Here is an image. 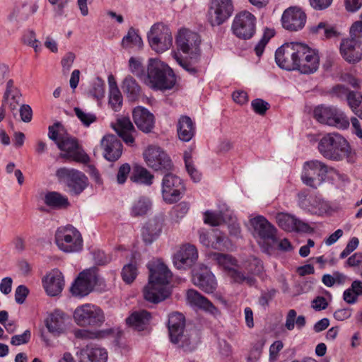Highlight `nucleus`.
<instances>
[{"mask_svg": "<svg viewBox=\"0 0 362 362\" xmlns=\"http://www.w3.org/2000/svg\"><path fill=\"white\" fill-rule=\"evenodd\" d=\"M171 278L172 273L165 264L156 263L150 268L148 283L144 289V298L153 303L166 299L170 294Z\"/></svg>", "mask_w": 362, "mask_h": 362, "instance_id": "f257e3e1", "label": "nucleus"}, {"mask_svg": "<svg viewBox=\"0 0 362 362\" xmlns=\"http://www.w3.org/2000/svg\"><path fill=\"white\" fill-rule=\"evenodd\" d=\"M142 76L144 83L153 90H172L177 83L173 69L158 58L148 59L146 75Z\"/></svg>", "mask_w": 362, "mask_h": 362, "instance_id": "f03ea898", "label": "nucleus"}, {"mask_svg": "<svg viewBox=\"0 0 362 362\" xmlns=\"http://www.w3.org/2000/svg\"><path fill=\"white\" fill-rule=\"evenodd\" d=\"M48 136L61 150V158L82 163L89 162L88 156L79 146L77 141L64 132L60 123L57 122L49 127Z\"/></svg>", "mask_w": 362, "mask_h": 362, "instance_id": "7ed1b4c3", "label": "nucleus"}, {"mask_svg": "<svg viewBox=\"0 0 362 362\" xmlns=\"http://www.w3.org/2000/svg\"><path fill=\"white\" fill-rule=\"evenodd\" d=\"M317 149L325 158L334 161L342 160L350 153L349 142L337 132L324 135L318 142Z\"/></svg>", "mask_w": 362, "mask_h": 362, "instance_id": "20e7f679", "label": "nucleus"}, {"mask_svg": "<svg viewBox=\"0 0 362 362\" xmlns=\"http://www.w3.org/2000/svg\"><path fill=\"white\" fill-rule=\"evenodd\" d=\"M185 319L182 314L172 313L168 318V332L170 341L185 351H193L197 345L198 340L195 333L185 332Z\"/></svg>", "mask_w": 362, "mask_h": 362, "instance_id": "39448f33", "label": "nucleus"}, {"mask_svg": "<svg viewBox=\"0 0 362 362\" xmlns=\"http://www.w3.org/2000/svg\"><path fill=\"white\" fill-rule=\"evenodd\" d=\"M54 242L59 250L65 253H77L83 250L82 235L78 229L71 225L57 229Z\"/></svg>", "mask_w": 362, "mask_h": 362, "instance_id": "423d86ee", "label": "nucleus"}, {"mask_svg": "<svg viewBox=\"0 0 362 362\" xmlns=\"http://www.w3.org/2000/svg\"><path fill=\"white\" fill-rule=\"evenodd\" d=\"M250 223L254 237L262 244L264 251L269 253L272 245L277 242L276 228L261 215L250 218Z\"/></svg>", "mask_w": 362, "mask_h": 362, "instance_id": "0eeeda50", "label": "nucleus"}, {"mask_svg": "<svg viewBox=\"0 0 362 362\" xmlns=\"http://www.w3.org/2000/svg\"><path fill=\"white\" fill-rule=\"evenodd\" d=\"M335 172L334 168L325 163L312 160L304 163L301 179L305 185L316 189L325 181L327 173Z\"/></svg>", "mask_w": 362, "mask_h": 362, "instance_id": "6e6552de", "label": "nucleus"}, {"mask_svg": "<svg viewBox=\"0 0 362 362\" xmlns=\"http://www.w3.org/2000/svg\"><path fill=\"white\" fill-rule=\"evenodd\" d=\"M74 322L81 327H99L105 321L103 310L96 305L85 303L74 312Z\"/></svg>", "mask_w": 362, "mask_h": 362, "instance_id": "1a4fd4ad", "label": "nucleus"}, {"mask_svg": "<svg viewBox=\"0 0 362 362\" xmlns=\"http://www.w3.org/2000/svg\"><path fill=\"white\" fill-rule=\"evenodd\" d=\"M314 117L320 123L346 129L349 127V119L346 115L336 107L317 106L314 110Z\"/></svg>", "mask_w": 362, "mask_h": 362, "instance_id": "9d476101", "label": "nucleus"}, {"mask_svg": "<svg viewBox=\"0 0 362 362\" xmlns=\"http://www.w3.org/2000/svg\"><path fill=\"white\" fill-rule=\"evenodd\" d=\"M58 180L65 184L72 195L80 194L88 186V177L82 172L67 168H61L56 172Z\"/></svg>", "mask_w": 362, "mask_h": 362, "instance_id": "9b49d317", "label": "nucleus"}, {"mask_svg": "<svg viewBox=\"0 0 362 362\" xmlns=\"http://www.w3.org/2000/svg\"><path fill=\"white\" fill-rule=\"evenodd\" d=\"M211 257L223 269L227 276L234 283L243 284V283L252 284L253 282L251 277H245L242 271L238 269V262L230 255L214 252L211 254Z\"/></svg>", "mask_w": 362, "mask_h": 362, "instance_id": "f8f14e48", "label": "nucleus"}, {"mask_svg": "<svg viewBox=\"0 0 362 362\" xmlns=\"http://www.w3.org/2000/svg\"><path fill=\"white\" fill-rule=\"evenodd\" d=\"M144 159L148 167L155 171L168 172L173 168V165L168 155L160 147L151 145L143 153Z\"/></svg>", "mask_w": 362, "mask_h": 362, "instance_id": "ddd939ff", "label": "nucleus"}, {"mask_svg": "<svg viewBox=\"0 0 362 362\" xmlns=\"http://www.w3.org/2000/svg\"><path fill=\"white\" fill-rule=\"evenodd\" d=\"M185 191L182 179L173 173H166L161 182L163 200L169 204L178 202Z\"/></svg>", "mask_w": 362, "mask_h": 362, "instance_id": "4468645a", "label": "nucleus"}, {"mask_svg": "<svg viewBox=\"0 0 362 362\" xmlns=\"http://www.w3.org/2000/svg\"><path fill=\"white\" fill-rule=\"evenodd\" d=\"M319 64L320 57L316 49L310 47H298L295 70L305 74H313L317 70Z\"/></svg>", "mask_w": 362, "mask_h": 362, "instance_id": "2eb2a0df", "label": "nucleus"}, {"mask_svg": "<svg viewBox=\"0 0 362 362\" xmlns=\"http://www.w3.org/2000/svg\"><path fill=\"white\" fill-rule=\"evenodd\" d=\"M256 18L251 13L243 11L238 13L232 24L233 33L238 38L247 40L255 33Z\"/></svg>", "mask_w": 362, "mask_h": 362, "instance_id": "dca6fc26", "label": "nucleus"}, {"mask_svg": "<svg viewBox=\"0 0 362 362\" xmlns=\"http://www.w3.org/2000/svg\"><path fill=\"white\" fill-rule=\"evenodd\" d=\"M171 55L177 63L191 75H195L197 69L194 66L199 61V47H180L173 51Z\"/></svg>", "mask_w": 362, "mask_h": 362, "instance_id": "f3484780", "label": "nucleus"}, {"mask_svg": "<svg viewBox=\"0 0 362 362\" xmlns=\"http://www.w3.org/2000/svg\"><path fill=\"white\" fill-rule=\"evenodd\" d=\"M98 281L97 272L95 268L81 272L71 287L73 295L85 296L91 292Z\"/></svg>", "mask_w": 362, "mask_h": 362, "instance_id": "a211bd4d", "label": "nucleus"}, {"mask_svg": "<svg viewBox=\"0 0 362 362\" xmlns=\"http://www.w3.org/2000/svg\"><path fill=\"white\" fill-rule=\"evenodd\" d=\"M231 0H211L209 10V21L211 25H220L233 13Z\"/></svg>", "mask_w": 362, "mask_h": 362, "instance_id": "6ab92c4d", "label": "nucleus"}, {"mask_svg": "<svg viewBox=\"0 0 362 362\" xmlns=\"http://www.w3.org/2000/svg\"><path fill=\"white\" fill-rule=\"evenodd\" d=\"M306 15L298 7H290L286 9L281 16L284 28L289 31H298L305 25Z\"/></svg>", "mask_w": 362, "mask_h": 362, "instance_id": "aec40b11", "label": "nucleus"}, {"mask_svg": "<svg viewBox=\"0 0 362 362\" xmlns=\"http://www.w3.org/2000/svg\"><path fill=\"white\" fill-rule=\"evenodd\" d=\"M147 39L151 45H172L173 40L170 28L162 22L156 23L151 27Z\"/></svg>", "mask_w": 362, "mask_h": 362, "instance_id": "412c9836", "label": "nucleus"}, {"mask_svg": "<svg viewBox=\"0 0 362 362\" xmlns=\"http://www.w3.org/2000/svg\"><path fill=\"white\" fill-rule=\"evenodd\" d=\"M198 258L196 247L189 243L182 245L173 257V264L178 269L191 267Z\"/></svg>", "mask_w": 362, "mask_h": 362, "instance_id": "4be33fe9", "label": "nucleus"}, {"mask_svg": "<svg viewBox=\"0 0 362 362\" xmlns=\"http://www.w3.org/2000/svg\"><path fill=\"white\" fill-rule=\"evenodd\" d=\"M276 219L279 226L285 231L308 233L310 230L308 223L288 213H279Z\"/></svg>", "mask_w": 362, "mask_h": 362, "instance_id": "5701e85b", "label": "nucleus"}, {"mask_svg": "<svg viewBox=\"0 0 362 362\" xmlns=\"http://www.w3.org/2000/svg\"><path fill=\"white\" fill-rule=\"evenodd\" d=\"M104 158L109 161L118 160L122 153V144L118 137L113 134H107L100 141Z\"/></svg>", "mask_w": 362, "mask_h": 362, "instance_id": "b1692460", "label": "nucleus"}, {"mask_svg": "<svg viewBox=\"0 0 362 362\" xmlns=\"http://www.w3.org/2000/svg\"><path fill=\"white\" fill-rule=\"evenodd\" d=\"M42 285L47 294L56 296L63 290L64 279L62 273L57 269L51 270L42 279Z\"/></svg>", "mask_w": 362, "mask_h": 362, "instance_id": "393cba45", "label": "nucleus"}, {"mask_svg": "<svg viewBox=\"0 0 362 362\" xmlns=\"http://www.w3.org/2000/svg\"><path fill=\"white\" fill-rule=\"evenodd\" d=\"M133 119L141 131L144 133H149L154 127V115L146 108L138 106L133 110Z\"/></svg>", "mask_w": 362, "mask_h": 362, "instance_id": "a878e982", "label": "nucleus"}, {"mask_svg": "<svg viewBox=\"0 0 362 362\" xmlns=\"http://www.w3.org/2000/svg\"><path fill=\"white\" fill-rule=\"evenodd\" d=\"M112 128L127 145L130 146L134 145L136 130L129 117H122L118 118L117 122L112 125Z\"/></svg>", "mask_w": 362, "mask_h": 362, "instance_id": "bb28decb", "label": "nucleus"}, {"mask_svg": "<svg viewBox=\"0 0 362 362\" xmlns=\"http://www.w3.org/2000/svg\"><path fill=\"white\" fill-rule=\"evenodd\" d=\"M275 61L276 64L283 69L295 70L296 50L294 47H279L275 52Z\"/></svg>", "mask_w": 362, "mask_h": 362, "instance_id": "cd10ccee", "label": "nucleus"}, {"mask_svg": "<svg viewBox=\"0 0 362 362\" xmlns=\"http://www.w3.org/2000/svg\"><path fill=\"white\" fill-rule=\"evenodd\" d=\"M79 362H106L107 352L102 347L87 345L76 353Z\"/></svg>", "mask_w": 362, "mask_h": 362, "instance_id": "c85d7f7f", "label": "nucleus"}, {"mask_svg": "<svg viewBox=\"0 0 362 362\" xmlns=\"http://www.w3.org/2000/svg\"><path fill=\"white\" fill-rule=\"evenodd\" d=\"M193 284L206 293H212L217 288L215 276L207 269L192 276Z\"/></svg>", "mask_w": 362, "mask_h": 362, "instance_id": "c756f323", "label": "nucleus"}, {"mask_svg": "<svg viewBox=\"0 0 362 362\" xmlns=\"http://www.w3.org/2000/svg\"><path fill=\"white\" fill-rule=\"evenodd\" d=\"M187 300L191 306L203 310L214 315H216L218 312L211 301L196 290L189 289L187 291Z\"/></svg>", "mask_w": 362, "mask_h": 362, "instance_id": "7c9ffc66", "label": "nucleus"}, {"mask_svg": "<svg viewBox=\"0 0 362 362\" xmlns=\"http://www.w3.org/2000/svg\"><path fill=\"white\" fill-rule=\"evenodd\" d=\"M66 315L59 310H55L49 315L45 320V325L48 331L54 334L59 335L64 333L66 329Z\"/></svg>", "mask_w": 362, "mask_h": 362, "instance_id": "2f4dec72", "label": "nucleus"}, {"mask_svg": "<svg viewBox=\"0 0 362 362\" xmlns=\"http://www.w3.org/2000/svg\"><path fill=\"white\" fill-rule=\"evenodd\" d=\"M163 227V221L160 218L148 220L142 228V237L147 244L152 243L160 235Z\"/></svg>", "mask_w": 362, "mask_h": 362, "instance_id": "473e14b6", "label": "nucleus"}, {"mask_svg": "<svg viewBox=\"0 0 362 362\" xmlns=\"http://www.w3.org/2000/svg\"><path fill=\"white\" fill-rule=\"evenodd\" d=\"M151 315L149 312L141 310L133 312L127 319V324L137 331H143L148 328Z\"/></svg>", "mask_w": 362, "mask_h": 362, "instance_id": "72a5a7b5", "label": "nucleus"}, {"mask_svg": "<svg viewBox=\"0 0 362 362\" xmlns=\"http://www.w3.org/2000/svg\"><path fill=\"white\" fill-rule=\"evenodd\" d=\"M243 269H244L245 277H251L253 280L252 284L245 283V284L252 286L256 284V276H260L263 272V265L262 261L259 259L251 257L248 258L243 264Z\"/></svg>", "mask_w": 362, "mask_h": 362, "instance_id": "f704fd0d", "label": "nucleus"}, {"mask_svg": "<svg viewBox=\"0 0 362 362\" xmlns=\"http://www.w3.org/2000/svg\"><path fill=\"white\" fill-rule=\"evenodd\" d=\"M177 134L180 140L183 141H190L194 135L195 127L190 117L182 116L180 117L177 125Z\"/></svg>", "mask_w": 362, "mask_h": 362, "instance_id": "c9c22d12", "label": "nucleus"}, {"mask_svg": "<svg viewBox=\"0 0 362 362\" xmlns=\"http://www.w3.org/2000/svg\"><path fill=\"white\" fill-rule=\"evenodd\" d=\"M199 241L205 247L215 250H222L224 247V237L218 231H215L214 234L209 236L208 233L204 230L199 231Z\"/></svg>", "mask_w": 362, "mask_h": 362, "instance_id": "e433bc0d", "label": "nucleus"}, {"mask_svg": "<svg viewBox=\"0 0 362 362\" xmlns=\"http://www.w3.org/2000/svg\"><path fill=\"white\" fill-rule=\"evenodd\" d=\"M44 202L47 206L56 209H66L70 205L66 196L54 191L45 195Z\"/></svg>", "mask_w": 362, "mask_h": 362, "instance_id": "4c0bfd02", "label": "nucleus"}, {"mask_svg": "<svg viewBox=\"0 0 362 362\" xmlns=\"http://www.w3.org/2000/svg\"><path fill=\"white\" fill-rule=\"evenodd\" d=\"M175 40L177 45H199L201 43L198 33L184 28L178 30Z\"/></svg>", "mask_w": 362, "mask_h": 362, "instance_id": "58836bf2", "label": "nucleus"}, {"mask_svg": "<svg viewBox=\"0 0 362 362\" xmlns=\"http://www.w3.org/2000/svg\"><path fill=\"white\" fill-rule=\"evenodd\" d=\"M130 180L138 184L150 186L153 182L154 175L144 167L136 165L133 169Z\"/></svg>", "mask_w": 362, "mask_h": 362, "instance_id": "ea45409f", "label": "nucleus"}, {"mask_svg": "<svg viewBox=\"0 0 362 362\" xmlns=\"http://www.w3.org/2000/svg\"><path fill=\"white\" fill-rule=\"evenodd\" d=\"M74 336L80 339H104L113 334V329H105L98 331H90L88 329H77L74 332Z\"/></svg>", "mask_w": 362, "mask_h": 362, "instance_id": "a19ab883", "label": "nucleus"}, {"mask_svg": "<svg viewBox=\"0 0 362 362\" xmlns=\"http://www.w3.org/2000/svg\"><path fill=\"white\" fill-rule=\"evenodd\" d=\"M151 202L148 197H140L132 203L130 214L133 217L144 216L151 210Z\"/></svg>", "mask_w": 362, "mask_h": 362, "instance_id": "79ce46f5", "label": "nucleus"}, {"mask_svg": "<svg viewBox=\"0 0 362 362\" xmlns=\"http://www.w3.org/2000/svg\"><path fill=\"white\" fill-rule=\"evenodd\" d=\"M362 44V22H354L349 29V37L342 39L340 45Z\"/></svg>", "mask_w": 362, "mask_h": 362, "instance_id": "37998d69", "label": "nucleus"}, {"mask_svg": "<svg viewBox=\"0 0 362 362\" xmlns=\"http://www.w3.org/2000/svg\"><path fill=\"white\" fill-rule=\"evenodd\" d=\"M122 88L129 100L132 101L136 100L141 93V87L131 76H128L124 79Z\"/></svg>", "mask_w": 362, "mask_h": 362, "instance_id": "c03bdc74", "label": "nucleus"}, {"mask_svg": "<svg viewBox=\"0 0 362 362\" xmlns=\"http://www.w3.org/2000/svg\"><path fill=\"white\" fill-rule=\"evenodd\" d=\"M362 295V281L355 280L350 288L346 289L343 293V300L348 304H354L357 302L359 296Z\"/></svg>", "mask_w": 362, "mask_h": 362, "instance_id": "a18cd8bd", "label": "nucleus"}, {"mask_svg": "<svg viewBox=\"0 0 362 362\" xmlns=\"http://www.w3.org/2000/svg\"><path fill=\"white\" fill-rule=\"evenodd\" d=\"M305 317L303 315L297 317V313L293 309H291L288 311L285 322V327L286 329L288 331L293 330L295 327V325L298 329H301L305 327Z\"/></svg>", "mask_w": 362, "mask_h": 362, "instance_id": "49530a36", "label": "nucleus"}, {"mask_svg": "<svg viewBox=\"0 0 362 362\" xmlns=\"http://www.w3.org/2000/svg\"><path fill=\"white\" fill-rule=\"evenodd\" d=\"M340 53L347 62L355 64L362 59V47H340Z\"/></svg>", "mask_w": 362, "mask_h": 362, "instance_id": "de8ad7c7", "label": "nucleus"}, {"mask_svg": "<svg viewBox=\"0 0 362 362\" xmlns=\"http://www.w3.org/2000/svg\"><path fill=\"white\" fill-rule=\"evenodd\" d=\"M313 33H317L326 39L338 37L340 33L332 25L321 22L317 25L313 26L310 28Z\"/></svg>", "mask_w": 362, "mask_h": 362, "instance_id": "09e8293b", "label": "nucleus"}, {"mask_svg": "<svg viewBox=\"0 0 362 362\" xmlns=\"http://www.w3.org/2000/svg\"><path fill=\"white\" fill-rule=\"evenodd\" d=\"M348 105L351 111L362 119V94L351 93L348 98Z\"/></svg>", "mask_w": 362, "mask_h": 362, "instance_id": "8fccbe9b", "label": "nucleus"}, {"mask_svg": "<svg viewBox=\"0 0 362 362\" xmlns=\"http://www.w3.org/2000/svg\"><path fill=\"white\" fill-rule=\"evenodd\" d=\"M90 95L97 100H100L105 95V83L103 80L97 78L91 84V87L88 91Z\"/></svg>", "mask_w": 362, "mask_h": 362, "instance_id": "3c124183", "label": "nucleus"}, {"mask_svg": "<svg viewBox=\"0 0 362 362\" xmlns=\"http://www.w3.org/2000/svg\"><path fill=\"white\" fill-rule=\"evenodd\" d=\"M184 160L187 171L188 174L190 175L192 180L195 182H199L201 180V174L194 166L190 153H185Z\"/></svg>", "mask_w": 362, "mask_h": 362, "instance_id": "603ef678", "label": "nucleus"}, {"mask_svg": "<svg viewBox=\"0 0 362 362\" xmlns=\"http://www.w3.org/2000/svg\"><path fill=\"white\" fill-rule=\"evenodd\" d=\"M74 111L78 119L85 127H89L97 120V117L95 114L86 112L79 107H74Z\"/></svg>", "mask_w": 362, "mask_h": 362, "instance_id": "864d4df0", "label": "nucleus"}, {"mask_svg": "<svg viewBox=\"0 0 362 362\" xmlns=\"http://www.w3.org/2000/svg\"><path fill=\"white\" fill-rule=\"evenodd\" d=\"M140 45L142 44V39L138 33V31L131 27L127 34L122 39V45Z\"/></svg>", "mask_w": 362, "mask_h": 362, "instance_id": "5fc2aeb1", "label": "nucleus"}, {"mask_svg": "<svg viewBox=\"0 0 362 362\" xmlns=\"http://www.w3.org/2000/svg\"><path fill=\"white\" fill-rule=\"evenodd\" d=\"M137 275V269L135 264H128L124 266L122 272V276L127 284L132 283Z\"/></svg>", "mask_w": 362, "mask_h": 362, "instance_id": "6e6d98bb", "label": "nucleus"}, {"mask_svg": "<svg viewBox=\"0 0 362 362\" xmlns=\"http://www.w3.org/2000/svg\"><path fill=\"white\" fill-rule=\"evenodd\" d=\"M109 104L115 111H117L122 104V96L119 88L109 91Z\"/></svg>", "mask_w": 362, "mask_h": 362, "instance_id": "4d7b16f0", "label": "nucleus"}, {"mask_svg": "<svg viewBox=\"0 0 362 362\" xmlns=\"http://www.w3.org/2000/svg\"><path fill=\"white\" fill-rule=\"evenodd\" d=\"M129 67L130 71L142 81V75H146V73L144 72L141 60L139 58L131 57L129 60Z\"/></svg>", "mask_w": 362, "mask_h": 362, "instance_id": "13d9d810", "label": "nucleus"}, {"mask_svg": "<svg viewBox=\"0 0 362 362\" xmlns=\"http://www.w3.org/2000/svg\"><path fill=\"white\" fill-rule=\"evenodd\" d=\"M21 97V92L18 93L16 95H8L7 98L6 96L4 95L2 104H4V107L5 105H8L10 110L14 113L19 106Z\"/></svg>", "mask_w": 362, "mask_h": 362, "instance_id": "bf43d9fd", "label": "nucleus"}, {"mask_svg": "<svg viewBox=\"0 0 362 362\" xmlns=\"http://www.w3.org/2000/svg\"><path fill=\"white\" fill-rule=\"evenodd\" d=\"M251 106L255 112L259 115H264L269 108V104L260 98L253 100Z\"/></svg>", "mask_w": 362, "mask_h": 362, "instance_id": "052dcab7", "label": "nucleus"}, {"mask_svg": "<svg viewBox=\"0 0 362 362\" xmlns=\"http://www.w3.org/2000/svg\"><path fill=\"white\" fill-rule=\"evenodd\" d=\"M130 171L131 167L129 164L124 163L120 165L116 176L117 183L119 185L124 184L129 176Z\"/></svg>", "mask_w": 362, "mask_h": 362, "instance_id": "680f3d73", "label": "nucleus"}, {"mask_svg": "<svg viewBox=\"0 0 362 362\" xmlns=\"http://www.w3.org/2000/svg\"><path fill=\"white\" fill-rule=\"evenodd\" d=\"M31 337L30 331L26 329L23 334L14 335L11 337V344L13 346H20L27 344Z\"/></svg>", "mask_w": 362, "mask_h": 362, "instance_id": "e2e57ef3", "label": "nucleus"}, {"mask_svg": "<svg viewBox=\"0 0 362 362\" xmlns=\"http://www.w3.org/2000/svg\"><path fill=\"white\" fill-rule=\"evenodd\" d=\"M204 221L212 226H217L221 223L222 218L220 214L214 212L206 211L204 214Z\"/></svg>", "mask_w": 362, "mask_h": 362, "instance_id": "0e129e2a", "label": "nucleus"}, {"mask_svg": "<svg viewBox=\"0 0 362 362\" xmlns=\"http://www.w3.org/2000/svg\"><path fill=\"white\" fill-rule=\"evenodd\" d=\"M284 344L281 341H274L269 347V361L274 362L279 355V352L282 349Z\"/></svg>", "mask_w": 362, "mask_h": 362, "instance_id": "69168bd1", "label": "nucleus"}, {"mask_svg": "<svg viewBox=\"0 0 362 362\" xmlns=\"http://www.w3.org/2000/svg\"><path fill=\"white\" fill-rule=\"evenodd\" d=\"M28 294V289L23 285L17 287L15 291V300L16 303L22 304Z\"/></svg>", "mask_w": 362, "mask_h": 362, "instance_id": "338daca9", "label": "nucleus"}, {"mask_svg": "<svg viewBox=\"0 0 362 362\" xmlns=\"http://www.w3.org/2000/svg\"><path fill=\"white\" fill-rule=\"evenodd\" d=\"M362 263V253L356 252L350 256L345 262V267H361Z\"/></svg>", "mask_w": 362, "mask_h": 362, "instance_id": "774afa93", "label": "nucleus"}]
</instances>
